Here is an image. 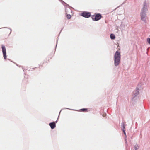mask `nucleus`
<instances>
[{
  "instance_id": "f257e3e1",
  "label": "nucleus",
  "mask_w": 150,
  "mask_h": 150,
  "mask_svg": "<svg viewBox=\"0 0 150 150\" xmlns=\"http://www.w3.org/2000/svg\"><path fill=\"white\" fill-rule=\"evenodd\" d=\"M148 10V6L146 1H144L143 4V7L141 9L140 14L141 20L144 23H146V12Z\"/></svg>"
},
{
  "instance_id": "f03ea898",
  "label": "nucleus",
  "mask_w": 150,
  "mask_h": 150,
  "mask_svg": "<svg viewBox=\"0 0 150 150\" xmlns=\"http://www.w3.org/2000/svg\"><path fill=\"white\" fill-rule=\"evenodd\" d=\"M120 58L121 55L120 53L118 51H117L115 52L114 56V64L115 66H117L119 65L120 61Z\"/></svg>"
},
{
  "instance_id": "7ed1b4c3",
  "label": "nucleus",
  "mask_w": 150,
  "mask_h": 150,
  "mask_svg": "<svg viewBox=\"0 0 150 150\" xmlns=\"http://www.w3.org/2000/svg\"><path fill=\"white\" fill-rule=\"evenodd\" d=\"M91 18L94 21H98L101 18L102 16L100 13H97L92 15Z\"/></svg>"
},
{
  "instance_id": "20e7f679",
  "label": "nucleus",
  "mask_w": 150,
  "mask_h": 150,
  "mask_svg": "<svg viewBox=\"0 0 150 150\" xmlns=\"http://www.w3.org/2000/svg\"><path fill=\"white\" fill-rule=\"evenodd\" d=\"M81 15L83 17L88 18L91 16V13L89 12L83 11L81 13Z\"/></svg>"
},
{
  "instance_id": "39448f33",
  "label": "nucleus",
  "mask_w": 150,
  "mask_h": 150,
  "mask_svg": "<svg viewBox=\"0 0 150 150\" xmlns=\"http://www.w3.org/2000/svg\"><path fill=\"white\" fill-rule=\"evenodd\" d=\"M1 48L4 58L5 59H6L7 58L6 53L5 47L4 45H2Z\"/></svg>"
},
{
  "instance_id": "423d86ee",
  "label": "nucleus",
  "mask_w": 150,
  "mask_h": 150,
  "mask_svg": "<svg viewBox=\"0 0 150 150\" xmlns=\"http://www.w3.org/2000/svg\"><path fill=\"white\" fill-rule=\"evenodd\" d=\"M139 93V89L138 87L137 86L135 91L133 92V98L136 97Z\"/></svg>"
},
{
  "instance_id": "0eeeda50",
  "label": "nucleus",
  "mask_w": 150,
  "mask_h": 150,
  "mask_svg": "<svg viewBox=\"0 0 150 150\" xmlns=\"http://www.w3.org/2000/svg\"><path fill=\"white\" fill-rule=\"evenodd\" d=\"M65 6L66 7V8H65V12L66 13H68L72 12L71 10L69 7V6Z\"/></svg>"
},
{
  "instance_id": "6e6552de",
  "label": "nucleus",
  "mask_w": 150,
  "mask_h": 150,
  "mask_svg": "<svg viewBox=\"0 0 150 150\" xmlns=\"http://www.w3.org/2000/svg\"><path fill=\"white\" fill-rule=\"evenodd\" d=\"M49 125L52 129H54L56 127V124L54 122L50 123Z\"/></svg>"
},
{
  "instance_id": "1a4fd4ad",
  "label": "nucleus",
  "mask_w": 150,
  "mask_h": 150,
  "mask_svg": "<svg viewBox=\"0 0 150 150\" xmlns=\"http://www.w3.org/2000/svg\"><path fill=\"white\" fill-rule=\"evenodd\" d=\"M110 38L111 39L113 40L115 38V37L114 34L112 33L110 35Z\"/></svg>"
},
{
  "instance_id": "9d476101",
  "label": "nucleus",
  "mask_w": 150,
  "mask_h": 150,
  "mask_svg": "<svg viewBox=\"0 0 150 150\" xmlns=\"http://www.w3.org/2000/svg\"><path fill=\"white\" fill-rule=\"evenodd\" d=\"M79 111H82L83 112H86L87 111V108H83L78 110Z\"/></svg>"
},
{
  "instance_id": "9b49d317",
  "label": "nucleus",
  "mask_w": 150,
  "mask_h": 150,
  "mask_svg": "<svg viewBox=\"0 0 150 150\" xmlns=\"http://www.w3.org/2000/svg\"><path fill=\"white\" fill-rule=\"evenodd\" d=\"M60 2H61V3L63 4V5L64 6H69V5L66 3L65 2H64L62 0H59Z\"/></svg>"
},
{
  "instance_id": "f8f14e48",
  "label": "nucleus",
  "mask_w": 150,
  "mask_h": 150,
  "mask_svg": "<svg viewBox=\"0 0 150 150\" xmlns=\"http://www.w3.org/2000/svg\"><path fill=\"white\" fill-rule=\"evenodd\" d=\"M121 126L122 127V129H125V127L124 125V123L123 122H122L121 123Z\"/></svg>"
},
{
  "instance_id": "ddd939ff",
  "label": "nucleus",
  "mask_w": 150,
  "mask_h": 150,
  "mask_svg": "<svg viewBox=\"0 0 150 150\" xmlns=\"http://www.w3.org/2000/svg\"><path fill=\"white\" fill-rule=\"evenodd\" d=\"M67 14V17L68 19H70L71 16L70 14H68V13H66Z\"/></svg>"
},
{
  "instance_id": "4468645a",
  "label": "nucleus",
  "mask_w": 150,
  "mask_h": 150,
  "mask_svg": "<svg viewBox=\"0 0 150 150\" xmlns=\"http://www.w3.org/2000/svg\"><path fill=\"white\" fill-rule=\"evenodd\" d=\"M139 148V146L138 145L136 144L134 146L135 150H137Z\"/></svg>"
},
{
  "instance_id": "2eb2a0df",
  "label": "nucleus",
  "mask_w": 150,
  "mask_h": 150,
  "mask_svg": "<svg viewBox=\"0 0 150 150\" xmlns=\"http://www.w3.org/2000/svg\"><path fill=\"white\" fill-rule=\"evenodd\" d=\"M147 41L148 43L150 45V38H148L147 39Z\"/></svg>"
},
{
  "instance_id": "dca6fc26",
  "label": "nucleus",
  "mask_w": 150,
  "mask_h": 150,
  "mask_svg": "<svg viewBox=\"0 0 150 150\" xmlns=\"http://www.w3.org/2000/svg\"><path fill=\"white\" fill-rule=\"evenodd\" d=\"M122 130L123 131V132L124 133V134L126 136V133H125V129H122Z\"/></svg>"
},
{
  "instance_id": "f3484780",
  "label": "nucleus",
  "mask_w": 150,
  "mask_h": 150,
  "mask_svg": "<svg viewBox=\"0 0 150 150\" xmlns=\"http://www.w3.org/2000/svg\"><path fill=\"white\" fill-rule=\"evenodd\" d=\"M7 28V27H3V28H0V29L3 28Z\"/></svg>"
},
{
  "instance_id": "a211bd4d",
  "label": "nucleus",
  "mask_w": 150,
  "mask_h": 150,
  "mask_svg": "<svg viewBox=\"0 0 150 150\" xmlns=\"http://www.w3.org/2000/svg\"><path fill=\"white\" fill-rule=\"evenodd\" d=\"M57 122V120H56V121L55 122H54L56 123Z\"/></svg>"
},
{
  "instance_id": "6ab92c4d",
  "label": "nucleus",
  "mask_w": 150,
  "mask_h": 150,
  "mask_svg": "<svg viewBox=\"0 0 150 150\" xmlns=\"http://www.w3.org/2000/svg\"><path fill=\"white\" fill-rule=\"evenodd\" d=\"M9 29L10 30V33H11V29Z\"/></svg>"
},
{
  "instance_id": "aec40b11",
  "label": "nucleus",
  "mask_w": 150,
  "mask_h": 150,
  "mask_svg": "<svg viewBox=\"0 0 150 150\" xmlns=\"http://www.w3.org/2000/svg\"><path fill=\"white\" fill-rule=\"evenodd\" d=\"M57 44L56 45V46H57Z\"/></svg>"
},
{
  "instance_id": "412c9836",
  "label": "nucleus",
  "mask_w": 150,
  "mask_h": 150,
  "mask_svg": "<svg viewBox=\"0 0 150 150\" xmlns=\"http://www.w3.org/2000/svg\"><path fill=\"white\" fill-rule=\"evenodd\" d=\"M65 109H70H70H70L68 108H66Z\"/></svg>"
},
{
  "instance_id": "4be33fe9",
  "label": "nucleus",
  "mask_w": 150,
  "mask_h": 150,
  "mask_svg": "<svg viewBox=\"0 0 150 150\" xmlns=\"http://www.w3.org/2000/svg\"><path fill=\"white\" fill-rule=\"evenodd\" d=\"M61 110H61V111H60V112H59V115L60 114V113L61 112Z\"/></svg>"
}]
</instances>
